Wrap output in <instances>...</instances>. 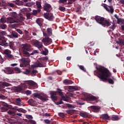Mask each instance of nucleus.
<instances>
[{
    "label": "nucleus",
    "mask_w": 124,
    "mask_h": 124,
    "mask_svg": "<svg viewBox=\"0 0 124 124\" xmlns=\"http://www.w3.org/2000/svg\"><path fill=\"white\" fill-rule=\"evenodd\" d=\"M21 62L23 64H25V65H29L30 63H29V58H22L21 59Z\"/></svg>",
    "instance_id": "nucleus-15"
},
{
    "label": "nucleus",
    "mask_w": 124,
    "mask_h": 124,
    "mask_svg": "<svg viewBox=\"0 0 124 124\" xmlns=\"http://www.w3.org/2000/svg\"><path fill=\"white\" fill-rule=\"evenodd\" d=\"M5 42H6L5 37L3 35H0V45H2Z\"/></svg>",
    "instance_id": "nucleus-18"
},
{
    "label": "nucleus",
    "mask_w": 124,
    "mask_h": 124,
    "mask_svg": "<svg viewBox=\"0 0 124 124\" xmlns=\"http://www.w3.org/2000/svg\"><path fill=\"white\" fill-rule=\"evenodd\" d=\"M109 118L110 117L107 113L101 115V118L103 120H105L106 121L109 120Z\"/></svg>",
    "instance_id": "nucleus-20"
},
{
    "label": "nucleus",
    "mask_w": 124,
    "mask_h": 124,
    "mask_svg": "<svg viewBox=\"0 0 124 124\" xmlns=\"http://www.w3.org/2000/svg\"><path fill=\"white\" fill-rule=\"evenodd\" d=\"M17 27H18L17 24H14L11 25V28H12V29H15V28H17Z\"/></svg>",
    "instance_id": "nucleus-53"
},
{
    "label": "nucleus",
    "mask_w": 124,
    "mask_h": 124,
    "mask_svg": "<svg viewBox=\"0 0 124 124\" xmlns=\"http://www.w3.org/2000/svg\"><path fill=\"white\" fill-rule=\"evenodd\" d=\"M6 25L5 24H2L0 26V28L1 29V30H5V29H6Z\"/></svg>",
    "instance_id": "nucleus-46"
},
{
    "label": "nucleus",
    "mask_w": 124,
    "mask_h": 124,
    "mask_svg": "<svg viewBox=\"0 0 124 124\" xmlns=\"http://www.w3.org/2000/svg\"><path fill=\"white\" fill-rule=\"evenodd\" d=\"M15 102L18 106H21V102H22V100H21V98H18L16 99Z\"/></svg>",
    "instance_id": "nucleus-26"
},
{
    "label": "nucleus",
    "mask_w": 124,
    "mask_h": 124,
    "mask_svg": "<svg viewBox=\"0 0 124 124\" xmlns=\"http://www.w3.org/2000/svg\"><path fill=\"white\" fill-rule=\"evenodd\" d=\"M34 4V3L33 2H27L25 4V6H28L29 7H30V6H31Z\"/></svg>",
    "instance_id": "nucleus-38"
},
{
    "label": "nucleus",
    "mask_w": 124,
    "mask_h": 124,
    "mask_svg": "<svg viewBox=\"0 0 124 124\" xmlns=\"http://www.w3.org/2000/svg\"><path fill=\"white\" fill-rule=\"evenodd\" d=\"M38 72L36 70H33L31 72V76H35V74L37 73Z\"/></svg>",
    "instance_id": "nucleus-37"
},
{
    "label": "nucleus",
    "mask_w": 124,
    "mask_h": 124,
    "mask_svg": "<svg viewBox=\"0 0 124 124\" xmlns=\"http://www.w3.org/2000/svg\"><path fill=\"white\" fill-rule=\"evenodd\" d=\"M9 47L10 49L13 50V51H14L15 49H16V46H15V44L14 43V42H9Z\"/></svg>",
    "instance_id": "nucleus-17"
},
{
    "label": "nucleus",
    "mask_w": 124,
    "mask_h": 124,
    "mask_svg": "<svg viewBox=\"0 0 124 124\" xmlns=\"http://www.w3.org/2000/svg\"><path fill=\"white\" fill-rule=\"evenodd\" d=\"M112 121H119L120 120V117L117 115H113L111 117Z\"/></svg>",
    "instance_id": "nucleus-28"
},
{
    "label": "nucleus",
    "mask_w": 124,
    "mask_h": 124,
    "mask_svg": "<svg viewBox=\"0 0 124 124\" xmlns=\"http://www.w3.org/2000/svg\"><path fill=\"white\" fill-rule=\"evenodd\" d=\"M31 15H32L31 13H26V17H27V20H30V19H31Z\"/></svg>",
    "instance_id": "nucleus-40"
},
{
    "label": "nucleus",
    "mask_w": 124,
    "mask_h": 124,
    "mask_svg": "<svg viewBox=\"0 0 124 124\" xmlns=\"http://www.w3.org/2000/svg\"><path fill=\"white\" fill-rule=\"evenodd\" d=\"M16 31H17V32L18 33H19V34H23V31H22L21 30H20V29H17Z\"/></svg>",
    "instance_id": "nucleus-64"
},
{
    "label": "nucleus",
    "mask_w": 124,
    "mask_h": 124,
    "mask_svg": "<svg viewBox=\"0 0 124 124\" xmlns=\"http://www.w3.org/2000/svg\"><path fill=\"white\" fill-rule=\"evenodd\" d=\"M31 14H32V15H36V14H37V11L34 10H33V12L32 13H31Z\"/></svg>",
    "instance_id": "nucleus-59"
},
{
    "label": "nucleus",
    "mask_w": 124,
    "mask_h": 124,
    "mask_svg": "<svg viewBox=\"0 0 124 124\" xmlns=\"http://www.w3.org/2000/svg\"><path fill=\"white\" fill-rule=\"evenodd\" d=\"M91 109H93V110H95L96 111H99L100 110V107L99 106H91Z\"/></svg>",
    "instance_id": "nucleus-27"
},
{
    "label": "nucleus",
    "mask_w": 124,
    "mask_h": 124,
    "mask_svg": "<svg viewBox=\"0 0 124 124\" xmlns=\"http://www.w3.org/2000/svg\"><path fill=\"white\" fill-rule=\"evenodd\" d=\"M10 15L12 16L14 19H16V14L15 12H12L10 13Z\"/></svg>",
    "instance_id": "nucleus-36"
},
{
    "label": "nucleus",
    "mask_w": 124,
    "mask_h": 124,
    "mask_svg": "<svg viewBox=\"0 0 124 124\" xmlns=\"http://www.w3.org/2000/svg\"><path fill=\"white\" fill-rule=\"evenodd\" d=\"M5 69V70H2V71H3L6 74H13L14 73V71L10 67H6Z\"/></svg>",
    "instance_id": "nucleus-11"
},
{
    "label": "nucleus",
    "mask_w": 124,
    "mask_h": 124,
    "mask_svg": "<svg viewBox=\"0 0 124 124\" xmlns=\"http://www.w3.org/2000/svg\"><path fill=\"white\" fill-rule=\"evenodd\" d=\"M4 54H5L6 56L9 54H11V51L9 50V49H5L4 50Z\"/></svg>",
    "instance_id": "nucleus-35"
},
{
    "label": "nucleus",
    "mask_w": 124,
    "mask_h": 124,
    "mask_svg": "<svg viewBox=\"0 0 124 124\" xmlns=\"http://www.w3.org/2000/svg\"><path fill=\"white\" fill-rule=\"evenodd\" d=\"M119 44H120V45H124V40H121L119 41Z\"/></svg>",
    "instance_id": "nucleus-61"
},
{
    "label": "nucleus",
    "mask_w": 124,
    "mask_h": 124,
    "mask_svg": "<svg viewBox=\"0 0 124 124\" xmlns=\"http://www.w3.org/2000/svg\"><path fill=\"white\" fill-rule=\"evenodd\" d=\"M58 115H59V116H60V117H61V118H64V117H65L64 113H62V112L59 113Z\"/></svg>",
    "instance_id": "nucleus-48"
},
{
    "label": "nucleus",
    "mask_w": 124,
    "mask_h": 124,
    "mask_svg": "<svg viewBox=\"0 0 124 124\" xmlns=\"http://www.w3.org/2000/svg\"><path fill=\"white\" fill-rule=\"evenodd\" d=\"M16 110L18 112H21V113H27V110L24 109L22 108H16Z\"/></svg>",
    "instance_id": "nucleus-30"
},
{
    "label": "nucleus",
    "mask_w": 124,
    "mask_h": 124,
    "mask_svg": "<svg viewBox=\"0 0 124 124\" xmlns=\"http://www.w3.org/2000/svg\"><path fill=\"white\" fill-rule=\"evenodd\" d=\"M43 9L44 11H46L47 13H45L44 14V16L45 19H46L48 21H52L55 16L53 15V14L50 13V11L52 10V6L50 4H48V3H45Z\"/></svg>",
    "instance_id": "nucleus-3"
},
{
    "label": "nucleus",
    "mask_w": 124,
    "mask_h": 124,
    "mask_svg": "<svg viewBox=\"0 0 124 124\" xmlns=\"http://www.w3.org/2000/svg\"><path fill=\"white\" fill-rule=\"evenodd\" d=\"M68 1V2L67 3V4H72L73 2H75V0H67Z\"/></svg>",
    "instance_id": "nucleus-51"
},
{
    "label": "nucleus",
    "mask_w": 124,
    "mask_h": 124,
    "mask_svg": "<svg viewBox=\"0 0 124 124\" xmlns=\"http://www.w3.org/2000/svg\"><path fill=\"white\" fill-rule=\"evenodd\" d=\"M46 31L48 35L49 36H51L53 34L52 31V28H48L46 29Z\"/></svg>",
    "instance_id": "nucleus-25"
},
{
    "label": "nucleus",
    "mask_w": 124,
    "mask_h": 124,
    "mask_svg": "<svg viewBox=\"0 0 124 124\" xmlns=\"http://www.w3.org/2000/svg\"><path fill=\"white\" fill-rule=\"evenodd\" d=\"M97 76L99 79H101L102 81H108L109 84H114V80L111 78H107L108 77H111L112 74L109 70L106 69H104L101 67L97 68V72H96Z\"/></svg>",
    "instance_id": "nucleus-1"
},
{
    "label": "nucleus",
    "mask_w": 124,
    "mask_h": 124,
    "mask_svg": "<svg viewBox=\"0 0 124 124\" xmlns=\"http://www.w3.org/2000/svg\"><path fill=\"white\" fill-rule=\"evenodd\" d=\"M28 102L30 104V105H31V106H34V105H35V103H36L35 101L33 100L32 99H31L29 100Z\"/></svg>",
    "instance_id": "nucleus-24"
},
{
    "label": "nucleus",
    "mask_w": 124,
    "mask_h": 124,
    "mask_svg": "<svg viewBox=\"0 0 124 124\" xmlns=\"http://www.w3.org/2000/svg\"><path fill=\"white\" fill-rule=\"evenodd\" d=\"M7 6L10 7H15V5L12 3H8Z\"/></svg>",
    "instance_id": "nucleus-52"
},
{
    "label": "nucleus",
    "mask_w": 124,
    "mask_h": 124,
    "mask_svg": "<svg viewBox=\"0 0 124 124\" xmlns=\"http://www.w3.org/2000/svg\"><path fill=\"white\" fill-rule=\"evenodd\" d=\"M0 108L2 111H7L9 109H10V106L5 102H1L0 103Z\"/></svg>",
    "instance_id": "nucleus-8"
},
{
    "label": "nucleus",
    "mask_w": 124,
    "mask_h": 124,
    "mask_svg": "<svg viewBox=\"0 0 124 124\" xmlns=\"http://www.w3.org/2000/svg\"><path fill=\"white\" fill-rule=\"evenodd\" d=\"M59 10H60V11H62L63 12H64V11H65V7H62V6H59Z\"/></svg>",
    "instance_id": "nucleus-43"
},
{
    "label": "nucleus",
    "mask_w": 124,
    "mask_h": 124,
    "mask_svg": "<svg viewBox=\"0 0 124 124\" xmlns=\"http://www.w3.org/2000/svg\"><path fill=\"white\" fill-rule=\"evenodd\" d=\"M107 5L105 4L104 6V8L105 10H107L108 12H110L111 14L114 13V9L113 8V6H106Z\"/></svg>",
    "instance_id": "nucleus-10"
},
{
    "label": "nucleus",
    "mask_w": 124,
    "mask_h": 124,
    "mask_svg": "<svg viewBox=\"0 0 124 124\" xmlns=\"http://www.w3.org/2000/svg\"><path fill=\"white\" fill-rule=\"evenodd\" d=\"M28 84V85H30V86H31L33 87H37V84L35 82H34L33 81L30 80L27 81L26 82H25L24 83H21V85H18V86L16 87L15 86L13 88V90L16 92V93H22L23 91H25L26 90V88H27V85L26 84Z\"/></svg>",
    "instance_id": "nucleus-2"
},
{
    "label": "nucleus",
    "mask_w": 124,
    "mask_h": 124,
    "mask_svg": "<svg viewBox=\"0 0 124 124\" xmlns=\"http://www.w3.org/2000/svg\"><path fill=\"white\" fill-rule=\"evenodd\" d=\"M15 71H17L18 73H21V69L20 68L16 67L14 68Z\"/></svg>",
    "instance_id": "nucleus-45"
},
{
    "label": "nucleus",
    "mask_w": 124,
    "mask_h": 124,
    "mask_svg": "<svg viewBox=\"0 0 124 124\" xmlns=\"http://www.w3.org/2000/svg\"><path fill=\"white\" fill-rule=\"evenodd\" d=\"M34 54H38V51L36 50H34L30 54V56H33V55H34Z\"/></svg>",
    "instance_id": "nucleus-49"
},
{
    "label": "nucleus",
    "mask_w": 124,
    "mask_h": 124,
    "mask_svg": "<svg viewBox=\"0 0 124 124\" xmlns=\"http://www.w3.org/2000/svg\"><path fill=\"white\" fill-rule=\"evenodd\" d=\"M79 116L82 117V118H88L90 114L88 112L81 111L79 113Z\"/></svg>",
    "instance_id": "nucleus-16"
},
{
    "label": "nucleus",
    "mask_w": 124,
    "mask_h": 124,
    "mask_svg": "<svg viewBox=\"0 0 124 124\" xmlns=\"http://www.w3.org/2000/svg\"><path fill=\"white\" fill-rule=\"evenodd\" d=\"M0 23H1V24H4V23H7V18L4 17H1L0 19Z\"/></svg>",
    "instance_id": "nucleus-33"
},
{
    "label": "nucleus",
    "mask_w": 124,
    "mask_h": 124,
    "mask_svg": "<svg viewBox=\"0 0 124 124\" xmlns=\"http://www.w3.org/2000/svg\"><path fill=\"white\" fill-rule=\"evenodd\" d=\"M33 96L34 97L39 98V99H41L43 101H47L48 100V95L46 94H41L38 93H34L33 94Z\"/></svg>",
    "instance_id": "nucleus-7"
},
{
    "label": "nucleus",
    "mask_w": 124,
    "mask_h": 124,
    "mask_svg": "<svg viewBox=\"0 0 124 124\" xmlns=\"http://www.w3.org/2000/svg\"><path fill=\"white\" fill-rule=\"evenodd\" d=\"M6 58H8V59H12L13 58V55L12 54H9L7 55L6 56Z\"/></svg>",
    "instance_id": "nucleus-55"
},
{
    "label": "nucleus",
    "mask_w": 124,
    "mask_h": 124,
    "mask_svg": "<svg viewBox=\"0 0 124 124\" xmlns=\"http://www.w3.org/2000/svg\"><path fill=\"white\" fill-rule=\"evenodd\" d=\"M78 65V67H79L80 69H81V70H82V71L86 72V69L83 65Z\"/></svg>",
    "instance_id": "nucleus-39"
},
{
    "label": "nucleus",
    "mask_w": 124,
    "mask_h": 124,
    "mask_svg": "<svg viewBox=\"0 0 124 124\" xmlns=\"http://www.w3.org/2000/svg\"><path fill=\"white\" fill-rule=\"evenodd\" d=\"M74 111L73 109H69L66 110V112H67V114H69V115H71L72 113H73Z\"/></svg>",
    "instance_id": "nucleus-44"
},
{
    "label": "nucleus",
    "mask_w": 124,
    "mask_h": 124,
    "mask_svg": "<svg viewBox=\"0 0 124 124\" xmlns=\"http://www.w3.org/2000/svg\"><path fill=\"white\" fill-rule=\"evenodd\" d=\"M65 105L69 109H74L75 108V107L70 104H66Z\"/></svg>",
    "instance_id": "nucleus-34"
},
{
    "label": "nucleus",
    "mask_w": 124,
    "mask_h": 124,
    "mask_svg": "<svg viewBox=\"0 0 124 124\" xmlns=\"http://www.w3.org/2000/svg\"><path fill=\"white\" fill-rule=\"evenodd\" d=\"M57 91H49V94H50V97L52 100H58V97H57L56 95L59 93L60 95H62V90L60 89L59 88L57 89Z\"/></svg>",
    "instance_id": "nucleus-6"
},
{
    "label": "nucleus",
    "mask_w": 124,
    "mask_h": 124,
    "mask_svg": "<svg viewBox=\"0 0 124 124\" xmlns=\"http://www.w3.org/2000/svg\"><path fill=\"white\" fill-rule=\"evenodd\" d=\"M60 104H63V102H62V99L56 103V105H60Z\"/></svg>",
    "instance_id": "nucleus-58"
},
{
    "label": "nucleus",
    "mask_w": 124,
    "mask_h": 124,
    "mask_svg": "<svg viewBox=\"0 0 124 124\" xmlns=\"http://www.w3.org/2000/svg\"><path fill=\"white\" fill-rule=\"evenodd\" d=\"M88 99L91 100V101H93V100H95L96 101H97V99H98V98L92 95V96H88Z\"/></svg>",
    "instance_id": "nucleus-23"
},
{
    "label": "nucleus",
    "mask_w": 124,
    "mask_h": 124,
    "mask_svg": "<svg viewBox=\"0 0 124 124\" xmlns=\"http://www.w3.org/2000/svg\"><path fill=\"white\" fill-rule=\"evenodd\" d=\"M24 74L26 75H29V74H31V70L29 69H26L25 72H24Z\"/></svg>",
    "instance_id": "nucleus-50"
},
{
    "label": "nucleus",
    "mask_w": 124,
    "mask_h": 124,
    "mask_svg": "<svg viewBox=\"0 0 124 124\" xmlns=\"http://www.w3.org/2000/svg\"><path fill=\"white\" fill-rule=\"evenodd\" d=\"M16 4H17V5H23L24 1H19V2H16Z\"/></svg>",
    "instance_id": "nucleus-47"
},
{
    "label": "nucleus",
    "mask_w": 124,
    "mask_h": 124,
    "mask_svg": "<svg viewBox=\"0 0 124 124\" xmlns=\"http://www.w3.org/2000/svg\"><path fill=\"white\" fill-rule=\"evenodd\" d=\"M72 90H75V91H78V88L76 87V86H69V92H72Z\"/></svg>",
    "instance_id": "nucleus-29"
},
{
    "label": "nucleus",
    "mask_w": 124,
    "mask_h": 124,
    "mask_svg": "<svg viewBox=\"0 0 124 124\" xmlns=\"http://www.w3.org/2000/svg\"><path fill=\"white\" fill-rule=\"evenodd\" d=\"M2 86L3 87H9V86H10V84L7 82H3L2 83Z\"/></svg>",
    "instance_id": "nucleus-42"
},
{
    "label": "nucleus",
    "mask_w": 124,
    "mask_h": 124,
    "mask_svg": "<svg viewBox=\"0 0 124 124\" xmlns=\"http://www.w3.org/2000/svg\"><path fill=\"white\" fill-rule=\"evenodd\" d=\"M1 46H6V47H8L9 46V43H6L5 42L3 44H2V45H1Z\"/></svg>",
    "instance_id": "nucleus-57"
},
{
    "label": "nucleus",
    "mask_w": 124,
    "mask_h": 124,
    "mask_svg": "<svg viewBox=\"0 0 124 124\" xmlns=\"http://www.w3.org/2000/svg\"><path fill=\"white\" fill-rule=\"evenodd\" d=\"M18 33L16 32H12L11 34L8 35L9 38H18Z\"/></svg>",
    "instance_id": "nucleus-14"
},
{
    "label": "nucleus",
    "mask_w": 124,
    "mask_h": 124,
    "mask_svg": "<svg viewBox=\"0 0 124 124\" xmlns=\"http://www.w3.org/2000/svg\"><path fill=\"white\" fill-rule=\"evenodd\" d=\"M42 41L46 46L50 45V44L53 42L52 39L50 38L49 37L44 38L42 40Z\"/></svg>",
    "instance_id": "nucleus-9"
},
{
    "label": "nucleus",
    "mask_w": 124,
    "mask_h": 124,
    "mask_svg": "<svg viewBox=\"0 0 124 124\" xmlns=\"http://www.w3.org/2000/svg\"><path fill=\"white\" fill-rule=\"evenodd\" d=\"M48 53H49V51L46 48H44V50H42V52H41L42 55H44L45 56H47L48 55Z\"/></svg>",
    "instance_id": "nucleus-22"
},
{
    "label": "nucleus",
    "mask_w": 124,
    "mask_h": 124,
    "mask_svg": "<svg viewBox=\"0 0 124 124\" xmlns=\"http://www.w3.org/2000/svg\"><path fill=\"white\" fill-rule=\"evenodd\" d=\"M7 18V23H10V24H12V23H19L20 22V20H14V18L13 17H8Z\"/></svg>",
    "instance_id": "nucleus-13"
},
{
    "label": "nucleus",
    "mask_w": 124,
    "mask_h": 124,
    "mask_svg": "<svg viewBox=\"0 0 124 124\" xmlns=\"http://www.w3.org/2000/svg\"><path fill=\"white\" fill-rule=\"evenodd\" d=\"M0 34H1L0 35H3H3H5L6 34V32L5 31H1L0 32Z\"/></svg>",
    "instance_id": "nucleus-60"
},
{
    "label": "nucleus",
    "mask_w": 124,
    "mask_h": 124,
    "mask_svg": "<svg viewBox=\"0 0 124 124\" xmlns=\"http://www.w3.org/2000/svg\"><path fill=\"white\" fill-rule=\"evenodd\" d=\"M94 19L98 24L101 25L103 27H109V26H111L110 21L105 19L104 17L96 16H95Z\"/></svg>",
    "instance_id": "nucleus-4"
},
{
    "label": "nucleus",
    "mask_w": 124,
    "mask_h": 124,
    "mask_svg": "<svg viewBox=\"0 0 124 124\" xmlns=\"http://www.w3.org/2000/svg\"><path fill=\"white\" fill-rule=\"evenodd\" d=\"M124 19H122L121 18H117V24H121L122 23V24L124 23Z\"/></svg>",
    "instance_id": "nucleus-41"
},
{
    "label": "nucleus",
    "mask_w": 124,
    "mask_h": 124,
    "mask_svg": "<svg viewBox=\"0 0 124 124\" xmlns=\"http://www.w3.org/2000/svg\"><path fill=\"white\" fill-rule=\"evenodd\" d=\"M63 83L65 85H71L72 84V81L69 79H65L63 81Z\"/></svg>",
    "instance_id": "nucleus-21"
},
{
    "label": "nucleus",
    "mask_w": 124,
    "mask_h": 124,
    "mask_svg": "<svg viewBox=\"0 0 124 124\" xmlns=\"http://www.w3.org/2000/svg\"><path fill=\"white\" fill-rule=\"evenodd\" d=\"M36 22L39 26V27H42L43 25V19L42 18H37L36 20Z\"/></svg>",
    "instance_id": "nucleus-19"
},
{
    "label": "nucleus",
    "mask_w": 124,
    "mask_h": 124,
    "mask_svg": "<svg viewBox=\"0 0 124 124\" xmlns=\"http://www.w3.org/2000/svg\"><path fill=\"white\" fill-rule=\"evenodd\" d=\"M44 122L46 123V124H50L51 123V121L49 120L48 119H45L44 120Z\"/></svg>",
    "instance_id": "nucleus-56"
},
{
    "label": "nucleus",
    "mask_w": 124,
    "mask_h": 124,
    "mask_svg": "<svg viewBox=\"0 0 124 124\" xmlns=\"http://www.w3.org/2000/svg\"><path fill=\"white\" fill-rule=\"evenodd\" d=\"M44 117H50L51 114L50 113H46L43 115Z\"/></svg>",
    "instance_id": "nucleus-62"
},
{
    "label": "nucleus",
    "mask_w": 124,
    "mask_h": 124,
    "mask_svg": "<svg viewBox=\"0 0 124 124\" xmlns=\"http://www.w3.org/2000/svg\"><path fill=\"white\" fill-rule=\"evenodd\" d=\"M35 63H36V66H37V67H44V65L40 62H36Z\"/></svg>",
    "instance_id": "nucleus-32"
},
{
    "label": "nucleus",
    "mask_w": 124,
    "mask_h": 124,
    "mask_svg": "<svg viewBox=\"0 0 124 124\" xmlns=\"http://www.w3.org/2000/svg\"><path fill=\"white\" fill-rule=\"evenodd\" d=\"M22 52L25 56H31L29 52L31 51V46L29 44H25L22 45Z\"/></svg>",
    "instance_id": "nucleus-5"
},
{
    "label": "nucleus",
    "mask_w": 124,
    "mask_h": 124,
    "mask_svg": "<svg viewBox=\"0 0 124 124\" xmlns=\"http://www.w3.org/2000/svg\"><path fill=\"white\" fill-rule=\"evenodd\" d=\"M35 47L38 48V49H42L43 48V44L39 41H37L34 43Z\"/></svg>",
    "instance_id": "nucleus-12"
},
{
    "label": "nucleus",
    "mask_w": 124,
    "mask_h": 124,
    "mask_svg": "<svg viewBox=\"0 0 124 124\" xmlns=\"http://www.w3.org/2000/svg\"><path fill=\"white\" fill-rule=\"evenodd\" d=\"M112 25H111V26L109 27V29L114 31V30H115V28H116V26H115V24L112 23Z\"/></svg>",
    "instance_id": "nucleus-54"
},
{
    "label": "nucleus",
    "mask_w": 124,
    "mask_h": 124,
    "mask_svg": "<svg viewBox=\"0 0 124 124\" xmlns=\"http://www.w3.org/2000/svg\"><path fill=\"white\" fill-rule=\"evenodd\" d=\"M6 98V97L3 95H0V99H5Z\"/></svg>",
    "instance_id": "nucleus-63"
},
{
    "label": "nucleus",
    "mask_w": 124,
    "mask_h": 124,
    "mask_svg": "<svg viewBox=\"0 0 124 124\" xmlns=\"http://www.w3.org/2000/svg\"><path fill=\"white\" fill-rule=\"evenodd\" d=\"M36 4L37 5L38 9H41V8H42V6H41V2L37 1L36 2Z\"/></svg>",
    "instance_id": "nucleus-31"
}]
</instances>
